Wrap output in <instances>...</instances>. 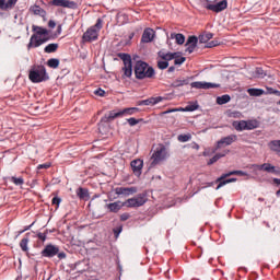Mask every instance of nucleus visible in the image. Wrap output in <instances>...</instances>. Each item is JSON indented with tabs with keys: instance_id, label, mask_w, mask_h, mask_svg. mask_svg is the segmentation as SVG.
Segmentation results:
<instances>
[{
	"instance_id": "49",
	"label": "nucleus",
	"mask_w": 280,
	"mask_h": 280,
	"mask_svg": "<svg viewBox=\"0 0 280 280\" xmlns=\"http://www.w3.org/2000/svg\"><path fill=\"white\" fill-rule=\"evenodd\" d=\"M186 60L187 58L185 57H177V59L174 60V65H183Z\"/></svg>"
},
{
	"instance_id": "63",
	"label": "nucleus",
	"mask_w": 280,
	"mask_h": 280,
	"mask_svg": "<svg viewBox=\"0 0 280 280\" xmlns=\"http://www.w3.org/2000/svg\"><path fill=\"white\" fill-rule=\"evenodd\" d=\"M273 180H275V183H277V185H280V179L279 178H275Z\"/></svg>"
},
{
	"instance_id": "62",
	"label": "nucleus",
	"mask_w": 280,
	"mask_h": 280,
	"mask_svg": "<svg viewBox=\"0 0 280 280\" xmlns=\"http://www.w3.org/2000/svg\"><path fill=\"white\" fill-rule=\"evenodd\" d=\"M57 33H58V34H62V26H61V25H59V26L57 27Z\"/></svg>"
},
{
	"instance_id": "5",
	"label": "nucleus",
	"mask_w": 280,
	"mask_h": 280,
	"mask_svg": "<svg viewBox=\"0 0 280 280\" xmlns=\"http://www.w3.org/2000/svg\"><path fill=\"white\" fill-rule=\"evenodd\" d=\"M104 27V21L98 18L95 25L89 27L82 36L83 43H93L100 38V32Z\"/></svg>"
},
{
	"instance_id": "48",
	"label": "nucleus",
	"mask_w": 280,
	"mask_h": 280,
	"mask_svg": "<svg viewBox=\"0 0 280 280\" xmlns=\"http://www.w3.org/2000/svg\"><path fill=\"white\" fill-rule=\"evenodd\" d=\"M49 167H51V163L47 162V163H44V164H39L37 166V170H49Z\"/></svg>"
},
{
	"instance_id": "4",
	"label": "nucleus",
	"mask_w": 280,
	"mask_h": 280,
	"mask_svg": "<svg viewBox=\"0 0 280 280\" xmlns=\"http://www.w3.org/2000/svg\"><path fill=\"white\" fill-rule=\"evenodd\" d=\"M28 80L33 84H39L40 82H47L49 80V74H47V68L43 65H34L28 71Z\"/></svg>"
},
{
	"instance_id": "56",
	"label": "nucleus",
	"mask_w": 280,
	"mask_h": 280,
	"mask_svg": "<svg viewBox=\"0 0 280 280\" xmlns=\"http://www.w3.org/2000/svg\"><path fill=\"white\" fill-rule=\"evenodd\" d=\"M48 27H50L51 30H54V27H56V22L54 20H50L48 22Z\"/></svg>"
},
{
	"instance_id": "11",
	"label": "nucleus",
	"mask_w": 280,
	"mask_h": 280,
	"mask_svg": "<svg viewBox=\"0 0 280 280\" xmlns=\"http://www.w3.org/2000/svg\"><path fill=\"white\" fill-rule=\"evenodd\" d=\"M229 8V1L226 0H221L220 2L217 3H208L206 4V10H210L211 12H215L219 14V12H224Z\"/></svg>"
},
{
	"instance_id": "30",
	"label": "nucleus",
	"mask_w": 280,
	"mask_h": 280,
	"mask_svg": "<svg viewBox=\"0 0 280 280\" xmlns=\"http://www.w3.org/2000/svg\"><path fill=\"white\" fill-rule=\"evenodd\" d=\"M189 84V78L186 79H176L173 83L172 86L175 89H178V86H187Z\"/></svg>"
},
{
	"instance_id": "53",
	"label": "nucleus",
	"mask_w": 280,
	"mask_h": 280,
	"mask_svg": "<svg viewBox=\"0 0 280 280\" xmlns=\"http://www.w3.org/2000/svg\"><path fill=\"white\" fill-rule=\"evenodd\" d=\"M5 0H0V10H8V7H5Z\"/></svg>"
},
{
	"instance_id": "13",
	"label": "nucleus",
	"mask_w": 280,
	"mask_h": 280,
	"mask_svg": "<svg viewBox=\"0 0 280 280\" xmlns=\"http://www.w3.org/2000/svg\"><path fill=\"white\" fill-rule=\"evenodd\" d=\"M191 89H220V83H211V82H205V81H195L190 83Z\"/></svg>"
},
{
	"instance_id": "19",
	"label": "nucleus",
	"mask_w": 280,
	"mask_h": 280,
	"mask_svg": "<svg viewBox=\"0 0 280 280\" xmlns=\"http://www.w3.org/2000/svg\"><path fill=\"white\" fill-rule=\"evenodd\" d=\"M115 194L117 196H132V194H137V187H117Z\"/></svg>"
},
{
	"instance_id": "57",
	"label": "nucleus",
	"mask_w": 280,
	"mask_h": 280,
	"mask_svg": "<svg viewBox=\"0 0 280 280\" xmlns=\"http://www.w3.org/2000/svg\"><path fill=\"white\" fill-rule=\"evenodd\" d=\"M33 225H34V223H32L31 225H27L24 230L20 231V235H21V233H25V231H30Z\"/></svg>"
},
{
	"instance_id": "45",
	"label": "nucleus",
	"mask_w": 280,
	"mask_h": 280,
	"mask_svg": "<svg viewBox=\"0 0 280 280\" xmlns=\"http://www.w3.org/2000/svg\"><path fill=\"white\" fill-rule=\"evenodd\" d=\"M60 202H62V199L58 196H55L51 200V205H56V209H58V207H60Z\"/></svg>"
},
{
	"instance_id": "9",
	"label": "nucleus",
	"mask_w": 280,
	"mask_h": 280,
	"mask_svg": "<svg viewBox=\"0 0 280 280\" xmlns=\"http://www.w3.org/2000/svg\"><path fill=\"white\" fill-rule=\"evenodd\" d=\"M59 250H60V247H58V245L48 244L40 252V255H42V257L51 259L58 255Z\"/></svg>"
},
{
	"instance_id": "51",
	"label": "nucleus",
	"mask_w": 280,
	"mask_h": 280,
	"mask_svg": "<svg viewBox=\"0 0 280 280\" xmlns=\"http://www.w3.org/2000/svg\"><path fill=\"white\" fill-rule=\"evenodd\" d=\"M95 95H98V97H104V95H106V92L102 89H98L95 91Z\"/></svg>"
},
{
	"instance_id": "29",
	"label": "nucleus",
	"mask_w": 280,
	"mask_h": 280,
	"mask_svg": "<svg viewBox=\"0 0 280 280\" xmlns=\"http://www.w3.org/2000/svg\"><path fill=\"white\" fill-rule=\"evenodd\" d=\"M77 196H78V198H80V200H89V198H90L89 189L80 187L77 190Z\"/></svg>"
},
{
	"instance_id": "35",
	"label": "nucleus",
	"mask_w": 280,
	"mask_h": 280,
	"mask_svg": "<svg viewBox=\"0 0 280 280\" xmlns=\"http://www.w3.org/2000/svg\"><path fill=\"white\" fill-rule=\"evenodd\" d=\"M47 66H48L50 69H58V67H60V60L57 59V58L48 59Z\"/></svg>"
},
{
	"instance_id": "22",
	"label": "nucleus",
	"mask_w": 280,
	"mask_h": 280,
	"mask_svg": "<svg viewBox=\"0 0 280 280\" xmlns=\"http://www.w3.org/2000/svg\"><path fill=\"white\" fill-rule=\"evenodd\" d=\"M5 180L13 183L16 187H23V185H25V179L23 177L10 176L5 177Z\"/></svg>"
},
{
	"instance_id": "14",
	"label": "nucleus",
	"mask_w": 280,
	"mask_h": 280,
	"mask_svg": "<svg viewBox=\"0 0 280 280\" xmlns=\"http://www.w3.org/2000/svg\"><path fill=\"white\" fill-rule=\"evenodd\" d=\"M254 168L258 172H267L268 174H279L277 167L270 163L255 164Z\"/></svg>"
},
{
	"instance_id": "10",
	"label": "nucleus",
	"mask_w": 280,
	"mask_h": 280,
	"mask_svg": "<svg viewBox=\"0 0 280 280\" xmlns=\"http://www.w3.org/2000/svg\"><path fill=\"white\" fill-rule=\"evenodd\" d=\"M55 8H68L69 10H78V3L71 0H52L49 2Z\"/></svg>"
},
{
	"instance_id": "31",
	"label": "nucleus",
	"mask_w": 280,
	"mask_h": 280,
	"mask_svg": "<svg viewBox=\"0 0 280 280\" xmlns=\"http://www.w3.org/2000/svg\"><path fill=\"white\" fill-rule=\"evenodd\" d=\"M256 128H259V120H246V130H255Z\"/></svg>"
},
{
	"instance_id": "36",
	"label": "nucleus",
	"mask_w": 280,
	"mask_h": 280,
	"mask_svg": "<svg viewBox=\"0 0 280 280\" xmlns=\"http://www.w3.org/2000/svg\"><path fill=\"white\" fill-rule=\"evenodd\" d=\"M268 145L273 152H280V140L270 141Z\"/></svg>"
},
{
	"instance_id": "33",
	"label": "nucleus",
	"mask_w": 280,
	"mask_h": 280,
	"mask_svg": "<svg viewBox=\"0 0 280 280\" xmlns=\"http://www.w3.org/2000/svg\"><path fill=\"white\" fill-rule=\"evenodd\" d=\"M213 38V33H205L199 35V43L205 44L211 40Z\"/></svg>"
},
{
	"instance_id": "12",
	"label": "nucleus",
	"mask_w": 280,
	"mask_h": 280,
	"mask_svg": "<svg viewBox=\"0 0 280 280\" xmlns=\"http://www.w3.org/2000/svg\"><path fill=\"white\" fill-rule=\"evenodd\" d=\"M148 202V198L144 194H140L135 198L127 200V207H143Z\"/></svg>"
},
{
	"instance_id": "27",
	"label": "nucleus",
	"mask_w": 280,
	"mask_h": 280,
	"mask_svg": "<svg viewBox=\"0 0 280 280\" xmlns=\"http://www.w3.org/2000/svg\"><path fill=\"white\" fill-rule=\"evenodd\" d=\"M232 126L237 132H243V130H246V120H234Z\"/></svg>"
},
{
	"instance_id": "23",
	"label": "nucleus",
	"mask_w": 280,
	"mask_h": 280,
	"mask_svg": "<svg viewBox=\"0 0 280 280\" xmlns=\"http://www.w3.org/2000/svg\"><path fill=\"white\" fill-rule=\"evenodd\" d=\"M171 40L175 39L176 45H185V35L180 33H171Z\"/></svg>"
},
{
	"instance_id": "25",
	"label": "nucleus",
	"mask_w": 280,
	"mask_h": 280,
	"mask_svg": "<svg viewBox=\"0 0 280 280\" xmlns=\"http://www.w3.org/2000/svg\"><path fill=\"white\" fill-rule=\"evenodd\" d=\"M31 12L35 14L36 16H47V11H45L40 5L34 4L31 7Z\"/></svg>"
},
{
	"instance_id": "42",
	"label": "nucleus",
	"mask_w": 280,
	"mask_h": 280,
	"mask_svg": "<svg viewBox=\"0 0 280 280\" xmlns=\"http://www.w3.org/2000/svg\"><path fill=\"white\" fill-rule=\"evenodd\" d=\"M141 121H143V118L137 119L135 117H131L129 119H127V122L129 124V126H137V124H141Z\"/></svg>"
},
{
	"instance_id": "46",
	"label": "nucleus",
	"mask_w": 280,
	"mask_h": 280,
	"mask_svg": "<svg viewBox=\"0 0 280 280\" xmlns=\"http://www.w3.org/2000/svg\"><path fill=\"white\" fill-rule=\"evenodd\" d=\"M218 45H220V42H218V39H214V40L209 42V43L206 45V47H207L208 49H211V48H213V47H218Z\"/></svg>"
},
{
	"instance_id": "54",
	"label": "nucleus",
	"mask_w": 280,
	"mask_h": 280,
	"mask_svg": "<svg viewBox=\"0 0 280 280\" xmlns=\"http://www.w3.org/2000/svg\"><path fill=\"white\" fill-rule=\"evenodd\" d=\"M190 148L192 150H200V145L198 143H196V142H191Z\"/></svg>"
},
{
	"instance_id": "7",
	"label": "nucleus",
	"mask_w": 280,
	"mask_h": 280,
	"mask_svg": "<svg viewBox=\"0 0 280 280\" xmlns=\"http://www.w3.org/2000/svg\"><path fill=\"white\" fill-rule=\"evenodd\" d=\"M229 176H246V173L244 171H231L229 173L221 175L215 180V183H219L217 189H221V187H224V185H229V183H235L237 180V178H229Z\"/></svg>"
},
{
	"instance_id": "1",
	"label": "nucleus",
	"mask_w": 280,
	"mask_h": 280,
	"mask_svg": "<svg viewBox=\"0 0 280 280\" xmlns=\"http://www.w3.org/2000/svg\"><path fill=\"white\" fill-rule=\"evenodd\" d=\"M32 30L33 32H35V34L31 36L27 49H36L37 47H40V45H45V43L49 40V31H47V28L33 25Z\"/></svg>"
},
{
	"instance_id": "18",
	"label": "nucleus",
	"mask_w": 280,
	"mask_h": 280,
	"mask_svg": "<svg viewBox=\"0 0 280 280\" xmlns=\"http://www.w3.org/2000/svg\"><path fill=\"white\" fill-rule=\"evenodd\" d=\"M198 40L199 38L196 35L189 36L187 38V42L185 44L186 48V52L187 54H194V50L196 49V47H198Z\"/></svg>"
},
{
	"instance_id": "47",
	"label": "nucleus",
	"mask_w": 280,
	"mask_h": 280,
	"mask_svg": "<svg viewBox=\"0 0 280 280\" xmlns=\"http://www.w3.org/2000/svg\"><path fill=\"white\" fill-rule=\"evenodd\" d=\"M37 237H38V240H40L42 242H45V241L47 240V230H46L45 233L38 232V233H37Z\"/></svg>"
},
{
	"instance_id": "64",
	"label": "nucleus",
	"mask_w": 280,
	"mask_h": 280,
	"mask_svg": "<svg viewBox=\"0 0 280 280\" xmlns=\"http://www.w3.org/2000/svg\"><path fill=\"white\" fill-rule=\"evenodd\" d=\"M276 194H277V196H280V189H278Z\"/></svg>"
},
{
	"instance_id": "24",
	"label": "nucleus",
	"mask_w": 280,
	"mask_h": 280,
	"mask_svg": "<svg viewBox=\"0 0 280 280\" xmlns=\"http://www.w3.org/2000/svg\"><path fill=\"white\" fill-rule=\"evenodd\" d=\"M30 244V233L25 234V237H23L20 242V248L23 250V253H28L30 247L27 245Z\"/></svg>"
},
{
	"instance_id": "58",
	"label": "nucleus",
	"mask_w": 280,
	"mask_h": 280,
	"mask_svg": "<svg viewBox=\"0 0 280 280\" xmlns=\"http://www.w3.org/2000/svg\"><path fill=\"white\" fill-rule=\"evenodd\" d=\"M172 55H174V60L180 58V51L172 52Z\"/></svg>"
},
{
	"instance_id": "37",
	"label": "nucleus",
	"mask_w": 280,
	"mask_h": 280,
	"mask_svg": "<svg viewBox=\"0 0 280 280\" xmlns=\"http://www.w3.org/2000/svg\"><path fill=\"white\" fill-rule=\"evenodd\" d=\"M248 93L253 97H259V95H264V90H261V89H249Z\"/></svg>"
},
{
	"instance_id": "34",
	"label": "nucleus",
	"mask_w": 280,
	"mask_h": 280,
	"mask_svg": "<svg viewBox=\"0 0 280 280\" xmlns=\"http://www.w3.org/2000/svg\"><path fill=\"white\" fill-rule=\"evenodd\" d=\"M45 54H56L58 51V44H48L44 48Z\"/></svg>"
},
{
	"instance_id": "3",
	"label": "nucleus",
	"mask_w": 280,
	"mask_h": 280,
	"mask_svg": "<svg viewBox=\"0 0 280 280\" xmlns=\"http://www.w3.org/2000/svg\"><path fill=\"white\" fill-rule=\"evenodd\" d=\"M140 112L141 109L139 107H127L118 112L110 110L109 114H106L101 118V122L110 124V121H114V119H117V117H130V115H137V113Z\"/></svg>"
},
{
	"instance_id": "44",
	"label": "nucleus",
	"mask_w": 280,
	"mask_h": 280,
	"mask_svg": "<svg viewBox=\"0 0 280 280\" xmlns=\"http://www.w3.org/2000/svg\"><path fill=\"white\" fill-rule=\"evenodd\" d=\"M18 2L19 0H8L5 3L7 10H12V8H14V5H16Z\"/></svg>"
},
{
	"instance_id": "17",
	"label": "nucleus",
	"mask_w": 280,
	"mask_h": 280,
	"mask_svg": "<svg viewBox=\"0 0 280 280\" xmlns=\"http://www.w3.org/2000/svg\"><path fill=\"white\" fill-rule=\"evenodd\" d=\"M235 141H237V135H230L223 137L217 142V149L222 148V145H233Z\"/></svg>"
},
{
	"instance_id": "8",
	"label": "nucleus",
	"mask_w": 280,
	"mask_h": 280,
	"mask_svg": "<svg viewBox=\"0 0 280 280\" xmlns=\"http://www.w3.org/2000/svg\"><path fill=\"white\" fill-rule=\"evenodd\" d=\"M118 58L122 60L124 67H122V78L126 80V78H132V57L129 54L126 52H119Z\"/></svg>"
},
{
	"instance_id": "61",
	"label": "nucleus",
	"mask_w": 280,
	"mask_h": 280,
	"mask_svg": "<svg viewBox=\"0 0 280 280\" xmlns=\"http://www.w3.org/2000/svg\"><path fill=\"white\" fill-rule=\"evenodd\" d=\"M176 110H178V109H168V110L164 112V115H168V113H176Z\"/></svg>"
},
{
	"instance_id": "2",
	"label": "nucleus",
	"mask_w": 280,
	"mask_h": 280,
	"mask_svg": "<svg viewBox=\"0 0 280 280\" xmlns=\"http://www.w3.org/2000/svg\"><path fill=\"white\" fill-rule=\"evenodd\" d=\"M136 80H154L156 71L148 62L139 60L133 67Z\"/></svg>"
},
{
	"instance_id": "55",
	"label": "nucleus",
	"mask_w": 280,
	"mask_h": 280,
	"mask_svg": "<svg viewBox=\"0 0 280 280\" xmlns=\"http://www.w3.org/2000/svg\"><path fill=\"white\" fill-rule=\"evenodd\" d=\"M242 116V113L240 112H233L230 117H234V118H237V117H241Z\"/></svg>"
},
{
	"instance_id": "28",
	"label": "nucleus",
	"mask_w": 280,
	"mask_h": 280,
	"mask_svg": "<svg viewBox=\"0 0 280 280\" xmlns=\"http://www.w3.org/2000/svg\"><path fill=\"white\" fill-rule=\"evenodd\" d=\"M159 58H161L162 60H165L166 62H170L171 60H174V55H172V52H165V50H160L158 52Z\"/></svg>"
},
{
	"instance_id": "32",
	"label": "nucleus",
	"mask_w": 280,
	"mask_h": 280,
	"mask_svg": "<svg viewBox=\"0 0 280 280\" xmlns=\"http://www.w3.org/2000/svg\"><path fill=\"white\" fill-rule=\"evenodd\" d=\"M229 102H231V95L229 94L217 97V104H219V106H223V104H229Z\"/></svg>"
},
{
	"instance_id": "52",
	"label": "nucleus",
	"mask_w": 280,
	"mask_h": 280,
	"mask_svg": "<svg viewBox=\"0 0 280 280\" xmlns=\"http://www.w3.org/2000/svg\"><path fill=\"white\" fill-rule=\"evenodd\" d=\"M57 257L58 259H67V254L65 252H58Z\"/></svg>"
},
{
	"instance_id": "43",
	"label": "nucleus",
	"mask_w": 280,
	"mask_h": 280,
	"mask_svg": "<svg viewBox=\"0 0 280 280\" xmlns=\"http://www.w3.org/2000/svg\"><path fill=\"white\" fill-rule=\"evenodd\" d=\"M255 77L256 78H266V71H264V68H256Z\"/></svg>"
},
{
	"instance_id": "39",
	"label": "nucleus",
	"mask_w": 280,
	"mask_h": 280,
	"mask_svg": "<svg viewBox=\"0 0 280 280\" xmlns=\"http://www.w3.org/2000/svg\"><path fill=\"white\" fill-rule=\"evenodd\" d=\"M177 140L180 141V143H187V141L191 140V135L187 133V135H179L177 137Z\"/></svg>"
},
{
	"instance_id": "59",
	"label": "nucleus",
	"mask_w": 280,
	"mask_h": 280,
	"mask_svg": "<svg viewBox=\"0 0 280 280\" xmlns=\"http://www.w3.org/2000/svg\"><path fill=\"white\" fill-rule=\"evenodd\" d=\"M176 71V67L171 66L167 70L168 73H174Z\"/></svg>"
},
{
	"instance_id": "15",
	"label": "nucleus",
	"mask_w": 280,
	"mask_h": 280,
	"mask_svg": "<svg viewBox=\"0 0 280 280\" xmlns=\"http://www.w3.org/2000/svg\"><path fill=\"white\" fill-rule=\"evenodd\" d=\"M165 98L163 96L150 97L147 100L138 101L137 106H156L161 104Z\"/></svg>"
},
{
	"instance_id": "20",
	"label": "nucleus",
	"mask_w": 280,
	"mask_h": 280,
	"mask_svg": "<svg viewBox=\"0 0 280 280\" xmlns=\"http://www.w3.org/2000/svg\"><path fill=\"white\" fill-rule=\"evenodd\" d=\"M122 207H124V203H121V201H115V202L105 205V209H107L109 213H119Z\"/></svg>"
},
{
	"instance_id": "60",
	"label": "nucleus",
	"mask_w": 280,
	"mask_h": 280,
	"mask_svg": "<svg viewBox=\"0 0 280 280\" xmlns=\"http://www.w3.org/2000/svg\"><path fill=\"white\" fill-rule=\"evenodd\" d=\"M269 93H273L275 95H280V92H279V91L272 90V89L269 90Z\"/></svg>"
},
{
	"instance_id": "26",
	"label": "nucleus",
	"mask_w": 280,
	"mask_h": 280,
	"mask_svg": "<svg viewBox=\"0 0 280 280\" xmlns=\"http://www.w3.org/2000/svg\"><path fill=\"white\" fill-rule=\"evenodd\" d=\"M229 150H225L221 153H217L214 156H212L209 161H208V165H213V163H218V161H220V159H224L225 155L229 154Z\"/></svg>"
},
{
	"instance_id": "6",
	"label": "nucleus",
	"mask_w": 280,
	"mask_h": 280,
	"mask_svg": "<svg viewBox=\"0 0 280 280\" xmlns=\"http://www.w3.org/2000/svg\"><path fill=\"white\" fill-rule=\"evenodd\" d=\"M168 156L170 153L167 152V148H165V144H159V147L155 149L151 156L149 170H152V167H156V165H159V163H163V161H167Z\"/></svg>"
},
{
	"instance_id": "38",
	"label": "nucleus",
	"mask_w": 280,
	"mask_h": 280,
	"mask_svg": "<svg viewBox=\"0 0 280 280\" xmlns=\"http://www.w3.org/2000/svg\"><path fill=\"white\" fill-rule=\"evenodd\" d=\"M198 107H199L198 103H192L187 105L183 110L185 113H194V110H198Z\"/></svg>"
},
{
	"instance_id": "41",
	"label": "nucleus",
	"mask_w": 280,
	"mask_h": 280,
	"mask_svg": "<svg viewBox=\"0 0 280 280\" xmlns=\"http://www.w3.org/2000/svg\"><path fill=\"white\" fill-rule=\"evenodd\" d=\"M170 67V62L166 60H160L158 61V68L161 69V71L167 69Z\"/></svg>"
},
{
	"instance_id": "16",
	"label": "nucleus",
	"mask_w": 280,
	"mask_h": 280,
	"mask_svg": "<svg viewBox=\"0 0 280 280\" xmlns=\"http://www.w3.org/2000/svg\"><path fill=\"white\" fill-rule=\"evenodd\" d=\"M130 165H131L132 173L135 174V176L139 178V176H141V174L143 173V160L141 159L132 160Z\"/></svg>"
},
{
	"instance_id": "50",
	"label": "nucleus",
	"mask_w": 280,
	"mask_h": 280,
	"mask_svg": "<svg viewBox=\"0 0 280 280\" xmlns=\"http://www.w3.org/2000/svg\"><path fill=\"white\" fill-rule=\"evenodd\" d=\"M120 220H121V222H126V220H130V213L125 212V213L120 214Z\"/></svg>"
},
{
	"instance_id": "40",
	"label": "nucleus",
	"mask_w": 280,
	"mask_h": 280,
	"mask_svg": "<svg viewBox=\"0 0 280 280\" xmlns=\"http://www.w3.org/2000/svg\"><path fill=\"white\" fill-rule=\"evenodd\" d=\"M124 231V224L119 223L116 228L113 229L115 237H119V234Z\"/></svg>"
},
{
	"instance_id": "21",
	"label": "nucleus",
	"mask_w": 280,
	"mask_h": 280,
	"mask_svg": "<svg viewBox=\"0 0 280 280\" xmlns=\"http://www.w3.org/2000/svg\"><path fill=\"white\" fill-rule=\"evenodd\" d=\"M141 40H142V43H152L154 40V30L145 28L143 31Z\"/></svg>"
}]
</instances>
